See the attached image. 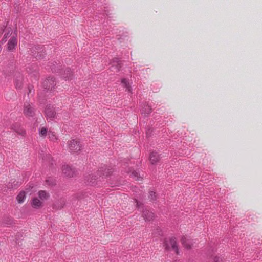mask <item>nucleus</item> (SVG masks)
Instances as JSON below:
<instances>
[{
  "label": "nucleus",
  "mask_w": 262,
  "mask_h": 262,
  "mask_svg": "<svg viewBox=\"0 0 262 262\" xmlns=\"http://www.w3.org/2000/svg\"><path fill=\"white\" fill-rule=\"evenodd\" d=\"M100 171L87 175L85 177V183L87 185L95 186L98 184L99 178H100Z\"/></svg>",
  "instance_id": "nucleus-1"
},
{
  "label": "nucleus",
  "mask_w": 262,
  "mask_h": 262,
  "mask_svg": "<svg viewBox=\"0 0 262 262\" xmlns=\"http://www.w3.org/2000/svg\"><path fill=\"white\" fill-rule=\"evenodd\" d=\"M36 191V187L33 185H29L27 186L25 190L20 192L17 196H27L34 194L35 192Z\"/></svg>",
  "instance_id": "nucleus-2"
},
{
  "label": "nucleus",
  "mask_w": 262,
  "mask_h": 262,
  "mask_svg": "<svg viewBox=\"0 0 262 262\" xmlns=\"http://www.w3.org/2000/svg\"><path fill=\"white\" fill-rule=\"evenodd\" d=\"M17 45V34H14L10 38L7 43V50L13 52L15 50Z\"/></svg>",
  "instance_id": "nucleus-3"
},
{
  "label": "nucleus",
  "mask_w": 262,
  "mask_h": 262,
  "mask_svg": "<svg viewBox=\"0 0 262 262\" xmlns=\"http://www.w3.org/2000/svg\"><path fill=\"white\" fill-rule=\"evenodd\" d=\"M68 146L71 152H76L80 150V146L78 141L72 140L69 141Z\"/></svg>",
  "instance_id": "nucleus-4"
},
{
  "label": "nucleus",
  "mask_w": 262,
  "mask_h": 262,
  "mask_svg": "<svg viewBox=\"0 0 262 262\" xmlns=\"http://www.w3.org/2000/svg\"><path fill=\"white\" fill-rule=\"evenodd\" d=\"M142 215L145 221H151L155 218L154 212L146 208L143 211Z\"/></svg>",
  "instance_id": "nucleus-5"
},
{
  "label": "nucleus",
  "mask_w": 262,
  "mask_h": 262,
  "mask_svg": "<svg viewBox=\"0 0 262 262\" xmlns=\"http://www.w3.org/2000/svg\"><path fill=\"white\" fill-rule=\"evenodd\" d=\"M62 174L67 177H72L75 174V171L68 165H63L62 167Z\"/></svg>",
  "instance_id": "nucleus-6"
},
{
  "label": "nucleus",
  "mask_w": 262,
  "mask_h": 262,
  "mask_svg": "<svg viewBox=\"0 0 262 262\" xmlns=\"http://www.w3.org/2000/svg\"><path fill=\"white\" fill-rule=\"evenodd\" d=\"M55 85V79L53 77H49L43 82V85L46 89H52Z\"/></svg>",
  "instance_id": "nucleus-7"
},
{
  "label": "nucleus",
  "mask_w": 262,
  "mask_h": 262,
  "mask_svg": "<svg viewBox=\"0 0 262 262\" xmlns=\"http://www.w3.org/2000/svg\"><path fill=\"white\" fill-rule=\"evenodd\" d=\"M43 200L42 198H33L31 200L32 206L35 208H39L42 207Z\"/></svg>",
  "instance_id": "nucleus-8"
},
{
  "label": "nucleus",
  "mask_w": 262,
  "mask_h": 262,
  "mask_svg": "<svg viewBox=\"0 0 262 262\" xmlns=\"http://www.w3.org/2000/svg\"><path fill=\"white\" fill-rule=\"evenodd\" d=\"M24 113L26 116H33L34 115L33 107L29 103L24 105Z\"/></svg>",
  "instance_id": "nucleus-9"
},
{
  "label": "nucleus",
  "mask_w": 262,
  "mask_h": 262,
  "mask_svg": "<svg viewBox=\"0 0 262 262\" xmlns=\"http://www.w3.org/2000/svg\"><path fill=\"white\" fill-rule=\"evenodd\" d=\"M170 246H171V249L176 253H178V249L177 245V242L176 241V239L174 238H171L168 244H166V249H170Z\"/></svg>",
  "instance_id": "nucleus-10"
},
{
  "label": "nucleus",
  "mask_w": 262,
  "mask_h": 262,
  "mask_svg": "<svg viewBox=\"0 0 262 262\" xmlns=\"http://www.w3.org/2000/svg\"><path fill=\"white\" fill-rule=\"evenodd\" d=\"M46 115L47 118L53 119L56 116L55 111L51 108H47L45 111Z\"/></svg>",
  "instance_id": "nucleus-11"
},
{
  "label": "nucleus",
  "mask_w": 262,
  "mask_h": 262,
  "mask_svg": "<svg viewBox=\"0 0 262 262\" xmlns=\"http://www.w3.org/2000/svg\"><path fill=\"white\" fill-rule=\"evenodd\" d=\"M149 159L151 164H154L159 161L160 156L156 152H152L150 155Z\"/></svg>",
  "instance_id": "nucleus-12"
},
{
  "label": "nucleus",
  "mask_w": 262,
  "mask_h": 262,
  "mask_svg": "<svg viewBox=\"0 0 262 262\" xmlns=\"http://www.w3.org/2000/svg\"><path fill=\"white\" fill-rule=\"evenodd\" d=\"M98 171H100V177H107L112 172V169L109 168H102Z\"/></svg>",
  "instance_id": "nucleus-13"
},
{
  "label": "nucleus",
  "mask_w": 262,
  "mask_h": 262,
  "mask_svg": "<svg viewBox=\"0 0 262 262\" xmlns=\"http://www.w3.org/2000/svg\"><path fill=\"white\" fill-rule=\"evenodd\" d=\"M131 177L135 181H141L142 177L136 171H133L131 174Z\"/></svg>",
  "instance_id": "nucleus-14"
},
{
  "label": "nucleus",
  "mask_w": 262,
  "mask_h": 262,
  "mask_svg": "<svg viewBox=\"0 0 262 262\" xmlns=\"http://www.w3.org/2000/svg\"><path fill=\"white\" fill-rule=\"evenodd\" d=\"M182 244L187 249H190L191 247V245L190 244V242L185 237H183L182 239Z\"/></svg>",
  "instance_id": "nucleus-15"
},
{
  "label": "nucleus",
  "mask_w": 262,
  "mask_h": 262,
  "mask_svg": "<svg viewBox=\"0 0 262 262\" xmlns=\"http://www.w3.org/2000/svg\"><path fill=\"white\" fill-rule=\"evenodd\" d=\"M121 83L123 85V86L125 87L129 92H130V86L129 83L126 79H122Z\"/></svg>",
  "instance_id": "nucleus-16"
},
{
  "label": "nucleus",
  "mask_w": 262,
  "mask_h": 262,
  "mask_svg": "<svg viewBox=\"0 0 262 262\" xmlns=\"http://www.w3.org/2000/svg\"><path fill=\"white\" fill-rule=\"evenodd\" d=\"M46 184L48 186H53L56 184V182L53 178H48L46 180Z\"/></svg>",
  "instance_id": "nucleus-17"
},
{
  "label": "nucleus",
  "mask_w": 262,
  "mask_h": 262,
  "mask_svg": "<svg viewBox=\"0 0 262 262\" xmlns=\"http://www.w3.org/2000/svg\"><path fill=\"white\" fill-rule=\"evenodd\" d=\"M22 85V77H20L19 79L16 80L15 81V86L16 89H20Z\"/></svg>",
  "instance_id": "nucleus-18"
},
{
  "label": "nucleus",
  "mask_w": 262,
  "mask_h": 262,
  "mask_svg": "<svg viewBox=\"0 0 262 262\" xmlns=\"http://www.w3.org/2000/svg\"><path fill=\"white\" fill-rule=\"evenodd\" d=\"M5 31H7V33H5V34L4 35V38L2 39V42H5L6 40H5L4 39L7 38L9 35H11L12 34V30L10 28H6Z\"/></svg>",
  "instance_id": "nucleus-19"
},
{
  "label": "nucleus",
  "mask_w": 262,
  "mask_h": 262,
  "mask_svg": "<svg viewBox=\"0 0 262 262\" xmlns=\"http://www.w3.org/2000/svg\"><path fill=\"white\" fill-rule=\"evenodd\" d=\"M48 136L50 139L52 141H55L57 139L56 135L54 132H49Z\"/></svg>",
  "instance_id": "nucleus-20"
},
{
  "label": "nucleus",
  "mask_w": 262,
  "mask_h": 262,
  "mask_svg": "<svg viewBox=\"0 0 262 262\" xmlns=\"http://www.w3.org/2000/svg\"><path fill=\"white\" fill-rule=\"evenodd\" d=\"M11 181L12 182H10V184L11 183V185L9 184V186L11 188L16 187L19 185V183L18 182H16L15 180H12Z\"/></svg>",
  "instance_id": "nucleus-21"
},
{
  "label": "nucleus",
  "mask_w": 262,
  "mask_h": 262,
  "mask_svg": "<svg viewBox=\"0 0 262 262\" xmlns=\"http://www.w3.org/2000/svg\"><path fill=\"white\" fill-rule=\"evenodd\" d=\"M47 133V129L45 127H42L39 132V135L40 136H45Z\"/></svg>",
  "instance_id": "nucleus-22"
},
{
  "label": "nucleus",
  "mask_w": 262,
  "mask_h": 262,
  "mask_svg": "<svg viewBox=\"0 0 262 262\" xmlns=\"http://www.w3.org/2000/svg\"><path fill=\"white\" fill-rule=\"evenodd\" d=\"M72 76V72H71L70 70H68L67 71V75L64 76V79L66 80H70L71 79Z\"/></svg>",
  "instance_id": "nucleus-23"
},
{
  "label": "nucleus",
  "mask_w": 262,
  "mask_h": 262,
  "mask_svg": "<svg viewBox=\"0 0 262 262\" xmlns=\"http://www.w3.org/2000/svg\"><path fill=\"white\" fill-rule=\"evenodd\" d=\"M38 194L39 196H47V195H49L47 192L44 190L39 191Z\"/></svg>",
  "instance_id": "nucleus-24"
},
{
  "label": "nucleus",
  "mask_w": 262,
  "mask_h": 262,
  "mask_svg": "<svg viewBox=\"0 0 262 262\" xmlns=\"http://www.w3.org/2000/svg\"><path fill=\"white\" fill-rule=\"evenodd\" d=\"M214 262H224L222 258L216 256L213 259Z\"/></svg>",
  "instance_id": "nucleus-25"
},
{
  "label": "nucleus",
  "mask_w": 262,
  "mask_h": 262,
  "mask_svg": "<svg viewBox=\"0 0 262 262\" xmlns=\"http://www.w3.org/2000/svg\"><path fill=\"white\" fill-rule=\"evenodd\" d=\"M156 194V192L154 189H149V195L152 196Z\"/></svg>",
  "instance_id": "nucleus-26"
},
{
  "label": "nucleus",
  "mask_w": 262,
  "mask_h": 262,
  "mask_svg": "<svg viewBox=\"0 0 262 262\" xmlns=\"http://www.w3.org/2000/svg\"><path fill=\"white\" fill-rule=\"evenodd\" d=\"M25 198H17V201L19 203H22L24 202Z\"/></svg>",
  "instance_id": "nucleus-27"
},
{
  "label": "nucleus",
  "mask_w": 262,
  "mask_h": 262,
  "mask_svg": "<svg viewBox=\"0 0 262 262\" xmlns=\"http://www.w3.org/2000/svg\"><path fill=\"white\" fill-rule=\"evenodd\" d=\"M136 202L137 206L138 208H139L140 206L141 205L139 201H138L137 200L136 201Z\"/></svg>",
  "instance_id": "nucleus-28"
},
{
  "label": "nucleus",
  "mask_w": 262,
  "mask_h": 262,
  "mask_svg": "<svg viewBox=\"0 0 262 262\" xmlns=\"http://www.w3.org/2000/svg\"><path fill=\"white\" fill-rule=\"evenodd\" d=\"M63 206H64V204H61V205H60V206H58L57 207V208H62V207H63Z\"/></svg>",
  "instance_id": "nucleus-29"
},
{
  "label": "nucleus",
  "mask_w": 262,
  "mask_h": 262,
  "mask_svg": "<svg viewBox=\"0 0 262 262\" xmlns=\"http://www.w3.org/2000/svg\"><path fill=\"white\" fill-rule=\"evenodd\" d=\"M148 113H149L151 112V109L150 108L148 107Z\"/></svg>",
  "instance_id": "nucleus-30"
}]
</instances>
